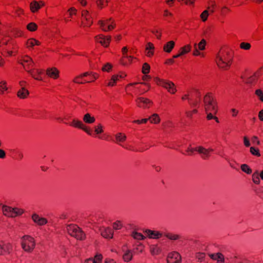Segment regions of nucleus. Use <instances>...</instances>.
<instances>
[{"label": "nucleus", "instance_id": "obj_1", "mask_svg": "<svg viewBox=\"0 0 263 263\" xmlns=\"http://www.w3.org/2000/svg\"><path fill=\"white\" fill-rule=\"evenodd\" d=\"M21 245L22 250L27 253H31L35 247L34 238L29 235H25L21 239Z\"/></svg>", "mask_w": 263, "mask_h": 263}, {"label": "nucleus", "instance_id": "obj_2", "mask_svg": "<svg viewBox=\"0 0 263 263\" xmlns=\"http://www.w3.org/2000/svg\"><path fill=\"white\" fill-rule=\"evenodd\" d=\"M67 230L70 235L78 240H83L85 237V234L83 231L76 225H68Z\"/></svg>", "mask_w": 263, "mask_h": 263}, {"label": "nucleus", "instance_id": "obj_3", "mask_svg": "<svg viewBox=\"0 0 263 263\" xmlns=\"http://www.w3.org/2000/svg\"><path fill=\"white\" fill-rule=\"evenodd\" d=\"M181 257L177 252H172L168 254L167 258V263H180Z\"/></svg>", "mask_w": 263, "mask_h": 263}, {"label": "nucleus", "instance_id": "obj_4", "mask_svg": "<svg viewBox=\"0 0 263 263\" xmlns=\"http://www.w3.org/2000/svg\"><path fill=\"white\" fill-rule=\"evenodd\" d=\"M31 218L34 223L39 226H43L46 224L48 222L47 219L41 217L36 214H33L32 215Z\"/></svg>", "mask_w": 263, "mask_h": 263}, {"label": "nucleus", "instance_id": "obj_5", "mask_svg": "<svg viewBox=\"0 0 263 263\" xmlns=\"http://www.w3.org/2000/svg\"><path fill=\"white\" fill-rule=\"evenodd\" d=\"M59 70L54 67L48 68L46 70L47 75L53 79H58L59 77Z\"/></svg>", "mask_w": 263, "mask_h": 263}, {"label": "nucleus", "instance_id": "obj_6", "mask_svg": "<svg viewBox=\"0 0 263 263\" xmlns=\"http://www.w3.org/2000/svg\"><path fill=\"white\" fill-rule=\"evenodd\" d=\"M163 86L167 89L168 92L174 94L177 91L175 84L172 82L164 81Z\"/></svg>", "mask_w": 263, "mask_h": 263}, {"label": "nucleus", "instance_id": "obj_7", "mask_svg": "<svg viewBox=\"0 0 263 263\" xmlns=\"http://www.w3.org/2000/svg\"><path fill=\"white\" fill-rule=\"evenodd\" d=\"M102 259V255L98 253L93 258H90L85 260L84 263H101Z\"/></svg>", "mask_w": 263, "mask_h": 263}, {"label": "nucleus", "instance_id": "obj_8", "mask_svg": "<svg viewBox=\"0 0 263 263\" xmlns=\"http://www.w3.org/2000/svg\"><path fill=\"white\" fill-rule=\"evenodd\" d=\"M2 210L4 215L10 217H15V215H13V208L4 205L2 207Z\"/></svg>", "mask_w": 263, "mask_h": 263}, {"label": "nucleus", "instance_id": "obj_9", "mask_svg": "<svg viewBox=\"0 0 263 263\" xmlns=\"http://www.w3.org/2000/svg\"><path fill=\"white\" fill-rule=\"evenodd\" d=\"M209 256L211 258L216 260L217 263H224V257L221 253L210 254Z\"/></svg>", "mask_w": 263, "mask_h": 263}, {"label": "nucleus", "instance_id": "obj_10", "mask_svg": "<svg viewBox=\"0 0 263 263\" xmlns=\"http://www.w3.org/2000/svg\"><path fill=\"white\" fill-rule=\"evenodd\" d=\"M101 235L105 238H112L113 237V233L110 228H103L101 231Z\"/></svg>", "mask_w": 263, "mask_h": 263}, {"label": "nucleus", "instance_id": "obj_11", "mask_svg": "<svg viewBox=\"0 0 263 263\" xmlns=\"http://www.w3.org/2000/svg\"><path fill=\"white\" fill-rule=\"evenodd\" d=\"M72 125L76 127L79 128L83 130H84L85 132L89 134V132L88 130V129L86 128V126L80 121L77 120H73L72 121Z\"/></svg>", "mask_w": 263, "mask_h": 263}, {"label": "nucleus", "instance_id": "obj_12", "mask_svg": "<svg viewBox=\"0 0 263 263\" xmlns=\"http://www.w3.org/2000/svg\"><path fill=\"white\" fill-rule=\"evenodd\" d=\"M40 8V3L37 1H33L30 4V10L32 13L36 12Z\"/></svg>", "mask_w": 263, "mask_h": 263}, {"label": "nucleus", "instance_id": "obj_13", "mask_svg": "<svg viewBox=\"0 0 263 263\" xmlns=\"http://www.w3.org/2000/svg\"><path fill=\"white\" fill-rule=\"evenodd\" d=\"M29 91L25 87H22L21 89L17 91V96L20 99H25L29 95Z\"/></svg>", "mask_w": 263, "mask_h": 263}, {"label": "nucleus", "instance_id": "obj_14", "mask_svg": "<svg viewBox=\"0 0 263 263\" xmlns=\"http://www.w3.org/2000/svg\"><path fill=\"white\" fill-rule=\"evenodd\" d=\"M145 233H146L148 235V236L150 238H153V239L158 238L159 237V236H160L161 235V234L160 233H159V232L151 231L150 230H145Z\"/></svg>", "mask_w": 263, "mask_h": 263}, {"label": "nucleus", "instance_id": "obj_15", "mask_svg": "<svg viewBox=\"0 0 263 263\" xmlns=\"http://www.w3.org/2000/svg\"><path fill=\"white\" fill-rule=\"evenodd\" d=\"M175 46V42L173 41L168 42L163 47V50L167 53L171 52Z\"/></svg>", "mask_w": 263, "mask_h": 263}, {"label": "nucleus", "instance_id": "obj_16", "mask_svg": "<svg viewBox=\"0 0 263 263\" xmlns=\"http://www.w3.org/2000/svg\"><path fill=\"white\" fill-rule=\"evenodd\" d=\"M83 121L86 123L91 124L95 121V118L89 114H86L83 117Z\"/></svg>", "mask_w": 263, "mask_h": 263}, {"label": "nucleus", "instance_id": "obj_17", "mask_svg": "<svg viewBox=\"0 0 263 263\" xmlns=\"http://www.w3.org/2000/svg\"><path fill=\"white\" fill-rule=\"evenodd\" d=\"M133 254L130 250H127L123 255V258L125 261L128 262L132 259Z\"/></svg>", "mask_w": 263, "mask_h": 263}, {"label": "nucleus", "instance_id": "obj_18", "mask_svg": "<svg viewBox=\"0 0 263 263\" xmlns=\"http://www.w3.org/2000/svg\"><path fill=\"white\" fill-rule=\"evenodd\" d=\"M154 49V45L151 43H148L146 47V50H148V52L147 53V55L148 57H151L152 55L154 53L153 50Z\"/></svg>", "mask_w": 263, "mask_h": 263}, {"label": "nucleus", "instance_id": "obj_19", "mask_svg": "<svg viewBox=\"0 0 263 263\" xmlns=\"http://www.w3.org/2000/svg\"><path fill=\"white\" fill-rule=\"evenodd\" d=\"M149 119H152L151 122L154 124H158L160 122V118L157 114H154Z\"/></svg>", "mask_w": 263, "mask_h": 263}, {"label": "nucleus", "instance_id": "obj_20", "mask_svg": "<svg viewBox=\"0 0 263 263\" xmlns=\"http://www.w3.org/2000/svg\"><path fill=\"white\" fill-rule=\"evenodd\" d=\"M132 235L134 239L137 240H143L145 238L142 234L137 232H133Z\"/></svg>", "mask_w": 263, "mask_h": 263}, {"label": "nucleus", "instance_id": "obj_21", "mask_svg": "<svg viewBox=\"0 0 263 263\" xmlns=\"http://www.w3.org/2000/svg\"><path fill=\"white\" fill-rule=\"evenodd\" d=\"M102 40L100 41V43L103 46L107 47L109 45L110 41V37L107 36L101 38Z\"/></svg>", "mask_w": 263, "mask_h": 263}, {"label": "nucleus", "instance_id": "obj_22", "mask_svg": "<svg viewBox=\"0 0 263 263\" xmlns=\"http://www.w3.org/2000/svg\"><path fill=\"white\" fill-rule=\"evenodd\" d=\"M37 27L36 24L34 23H30L27 26V29L30 31H35Z\"/></svg>", "mask_w": 263, "mask_h": 263}, {"label": "nucleus", "instance_id": "obj_23", "mask_svg": "<svg viewBox=\"0 0 263 263\" xmlns=\"http://www.w3.org/2000/svg\"><path fill=\"white\" fill-rule=\"evenodd\" d=\"M119 75H113L111 77L110 81L108 83V86H114L116 83V81L118 80Z\"/></svg>", "mask_w": 263, "mask_h": 263}, {"label": "nucleus", "instance_id": "obj_24", "mask_svg": "<svg viewBox=\"0 0 263 263\" xmlns=\"http://www.w3.org/2000/svg\"><path fill=\"white\" fill-rule=\"evenodd\" d=\"M116 140L119 142H123L126 140V137L122 133H118L116 135Z\"/></svg>", "mask_w": 263, "mask_h": 263}, {"label": "nucleus", "instance_id": "obj_25", "mask_svg": "<svg viewBox=\"0 0 263 263\" xmlns=\"http://www.w3.org/2000/svg\"><path fill=\"white\" fill-rule=\"evenodd\" d=\"M186 47L187 48V49H186V47H182L181 48V49H182L181 52L180 54H178V55H174L173 57L174 58H177L179 57V56H180L181 55H182V54H183L184 53H186L190 51V46L189 45H188V46H186Z\"/></svg>", "mask_w": 263, "mask_h": 263}, {"label": "nucleus", "instance_id": "obj_26", "mask_svg": "<svg viewBox=\"0 0 263 263\" xmlns=\"http://www.w3.org/2000/svg\"><path fill=\"white\" fill-rule=\"evenodd\" d=\"M112 227L115 230H120L122 227V224L120 221H116L113 223Z\"/></svg>", "mask_w": 263, "mask_h": 263}, {"label": "nucleus", "instance_id": "obj_27", "mask_svg": "<svg viewBox=\"0 0 263 263\" xmlns=\"http://www.w3.org/2000/svg\"><path fill=\"white\" fill-rule=\"evenodd\" d=\"M149 65L147 63H145L143 65L142 72L144 74L148 73L149 71Z\"/></svg>", "mask_w": 263, "mask_h": 263}, {"label": "nucleus", "instance_id": "obj_28", "mask_svg": "<svg viewBox=\"0 0 263 263\" xmlns=\"http://www.w3.org/2000/svg\"><path fill=\"white\" fill-rule=\"evenodd\" d=\"M195 151L198 152L199 153L203 154L204 155H207L208 153V150L205 148L199 146L195 149Z\"/></svg>", "mask_w": 263, "mask_h": 263}, {"label": "nucleus", "instance_id": "obj_29", "mask_svg": "<svg viewBox=\"0 0 263 263\" xmlns=\"http://www.w3.org/2000/svg\"><path fill=\"white\" fill-rule=\"evenodd\" d=\"M209 16V12L208 10H204L201 14L200 18L203 22L206 21Z\"/></svg>", "mask_w": 263, "mask_h": 263}, {"label": "nucleus", "instance_id": "obj_30", "mask_svg": "<svg viewBox=\"0 0 263 263\" xmlns=\"http://www.w3.org/2000/svg\"><path fill=\"white\" fill-rule=\"evenodd\" d=\"M23 213L24 211L22 209L17 208H13V215H15V217L17 215H21Z\"/></svg>", "mask_w": 263, "mask_h": 263}, {"label": "nucleus", "instance_id": "obj_31", "mask_svg": "<svg viewBox=\"0 0 263 263\" xmlns=\"http://www.w3.org/2000/svg\"><path fill=\"white\" fill-rule=\"evenodd\" d=\"M241 168L242 171L247 173L248 174H250L251 173V170L246 164H242L241 166Z\"/></svg>", "mask_w": 263, "mask_h": 263}, {"label": "nucleus", "instance_id": "obj_32", "mask_svg": "<svg viewBox=\"0 0 263 263\" xmlns=\"http://www.w3.org/2000/svg\"><path fill=\"white\" fill-rule=\"evenodd\" d=\"M206 45V41L204 39L201 40V41L198 43V48L201 50H203L205 49Z\"/></svg>", "mask_w": 263, "mask_h": 263}, {"label": "nucleus", "instance_id": "obj_33", "mask_svg": "<svg viewBox=\"0 0 263 263\" xmlns=\"http://www.w3.org/2000/svg\"><path fill=\"white\" fill-rule=\"evenodd\" d=\"M255 95L259 98L261 101L263 102V92L260 89H256L255 91Z\"/></svg>", "mask_w": 263, "mask_h": 263}, {"label": "nucleus", "instance_id": "obj_34", "mask_svg": "<svg viewBox=\"0 0 263 263\" xmlns=\"http://www.w3.org/2000/svg\"><path fill=\"white\" fill-rule=\"evenodd\" d=\"M240 47L241 49L245 50H249L251 48V45L248 43L242 42L240 44Z\"/></svg>", "mask_w": 263, "mask_h": 263}, {"label": "nucleus", "instance_id": "obj_35", "mask_svg": "<svg viewBox=\"0 0 263 263\" xmlns=\"http://www.w3.org/2000/svg\"><path fill=\"white\" fill-rule=\"evenodd\" d=\"M251 153L253 155L257 156H260V154L259 152V151L257 149H256L254 147H251L250 148Z\"/></svg>", "mask_w": 263, "mask_h": 263}, {"label": "nucleus", "instance_id": "obj_36", "mask_svg": "<svg viewBox=\"0 0 263 263\" xmlns=\"http://www.w3.org/2000/svg\"><path fill=\"white\" fill-rule=\"evenodd\" d=\"M253 177V182L256 184H259L260 182V180L258 177V173L256 172L252 175Z\"/></svg>", "mask_w": 263, "mask_h": 263}, {"label": "nucleus", "instance_id": "obj_37", "mask_svg": "<svg viewBox=\"0 0 263 263\" xmlns=\"http://www.w3.org/2000/svg\"><path fill=\"white\" fill-rule=\"evenodd\" d=\"M28 43L30 44V46L33 47L35 44L37 45H40V42L35 40V39H31L28 41Z\"/></svg>", "mask_w": 263, "mask_h": 263}, {"label": "nucleus", "instance_id": "obj_38", "mask_svg": "<svg viewBox=\"0 0 263 263\" xmlns=\"http://www.w3.org/2000/svg\"><path fill=\"white\" fill-rule=\"evenodd\" d=\"M95 132L97 134H99L102 133V132H103L102 126L100 124H98L95 128Z\"/></svg>", "mask_w": 263, "mask_h": 263}, {"label": "nucleus", "instance_id": "obj_39", "mask_svg": "<svg viewBox=\"0 0 263 263\" xmlns=\"http://www.w3.org/2000/svg\"><path fill=\"white\" fill-rule=\"evenodd\" d=\"M112 68V65L109 63H107L104 67H102V70L104 71H108Z\"/></svg>", "mask_w": 263, "mask_h": 263}, {"label": "nucleus", "instance_id": "obj_40", "mask_svg": "<svg viewBox=\"0 0 263 263\" xmlns=\"http://www.w3.org/2000/svg\"><path fill=\"white\" fill-rule=\"evenodd\" d=\"M151 252L153 255L157 254L159 252V249L156 247H152Z\"/></svg>", "mask_w": 263, "mask_h": 263}, {"label": "nucleus", "instance_id": "obj_41", "mask_svg": "<svg viewBox=\"0 0 263 263\" xmlns=\"http://www.w3.org/2000/svg\"><path fill=\"white\" fill-rule=\"evenodd\" d=\"M204 101L205 103H207L209 105H212V99L210 98V96H206L204 98Z\"/></svg>", "mask_w": 263, "mask_h": 263}, {"label": "nucleus", "instance_id": "obj_42", "mask_svg": "<svg viewBox=\"0 0 263 263\" xmlns=\"http://www.w3.org/2000/svg\"><path fill=\"white\" fill-rule=\"evenodd\" d=\"M243 142H244L245 145L247 147H248L250 145V141L247 137H243Z\"/></svg>", "mask_w": 263, "mask_h": 263}, {"label": "nucleus", "instance_id": "obj_43", "mask_svg": "<svg viewBox=\"0 0 263 263\" xmlns=\"http://www.w3.org/2000/svg\"><path fill=\"white\" fill-rule=\"evenodd\" d=\"M207 118L209 120L214 119L217 122H219L218 118L216 117H214L211 113H209V114H208Z\"/></svg>", "mask_w": 263, "mask_h": 263}, {"label": "nucleus", "instance_id": "obj_44", "mask_svg": "<svg viewBox=\"0 0 263 263\" xmlns=\"http://www.w3.org/2000/svg\"><path fill=\"white\" fill-rule=\"evenodd\" d=\"M2 85L1 86V88L3 89V90H7V88L6 86H4L5 84H6V82H4V81H2L0 83Z\"/></svg>", "mask_w": 263, "mask_h": 263}, {"label": "nucleus", "instance_id": "obj_45", "mask_svg": "<svg viewBox=\"0 0 263 263\" xmlns=\"http://www.w3.org/2000/svg\"><path fill=\"white\" fill-rule=\"evenodd\" d=\"M139 99L140 100V101L142 102H143L144 103H148L150 102L149 101L148 99H145V98H139Z\"/></svg>", "mask_w": 263, "mask_h": 263}, {"label": "nucleus", "instance_id": "obj_46", "mask_svg": "<svg viewBox=\"0 0 263 263\" xmlns=\"http://www.w3.org/2000/svg\"><path fill=\"white\" fill-rule=\"evenodd\" d=\"M258 117L261 121H263V109L259 112Z\"/></svg>", "mask_w": 263, "mask_h": 263}, {"label": "nucleus", "instance_id": "obj_47", "mask_svg": "<svg viewBox=\"0 0 263 263\" xmlns=\"http://www.w3.org/2000/svg\"><path fill=\"white\" fill-rule=\"evenodd\" d=\"M5 157V153L2 150L0 149V158H4Z\"/></svg>", "mask_w": 263, "mask_h": 263}, {"label": "nucleus", "instance_id": "obj_48", "mask_svg": "<svg viewBox=\"0 0 263 263\" xmlns=\"http://www.w3.org/2000/svg\"><path fill=\"white\" fill-rule=\"evenodd\" d=\"M231 111L233 113V116H236L238 112V111L235 108L231 109Z\"/></svg>", "mask_w": 263, "mask_h": 263}, {"label": "nucleus", "instance_id": "obj_49", "mask_svg": "<svg viewBox=\"0 0 263 263\" xmlns=\"http://www.w3.org/2000/svg\"><path fill=\"white\" fill-rule=\"evenodd\" d=\"M25 57L27 59V60H24L25 62H28L29 61H32V59L30 58L28 55H25Z\"/></svg>", "mask_w": 263, "mask_h": 263}, {"label": "nucleus", "instance_id": "obj_50", "mask_svg": "<svg viewBox=\"0 0 263 263\" xmlns=\"http://www.w3.org/2000/svg\"><path fill=\"white\" fill-rule=\"evenodd\" d=\"M104 263H116V262L112 259H110L108 260H105Z\"/></svg>", "mask_w": 263, "mask_h": 263}, {"label": "nucleus", "instance_id": "obj_51", "mask_svg": "<svg viewBox=\"0 0 263 263\" xmlns=\"http://www.w3.org/2000/svg\"><path fill=\"white\" fill-rule=\"evenodd\" d=\"M80 3L84 6H85L86 5V2L85 0H79Z\"/></svg>", "mask_w": 263, "mask_h": 263}, {"label": "nucleus", "instance_id": "obj_52", "mask_svg": "<svg viewBox=\"0 0 263 263\" xmlns=\"http://www.w3.org/2000/svg\"><path fill=\"white\" fill-rule=\"evenodd\" d=\"M194 0H186L185 3L187 4L189 2L191 4H193L194 3Z\"/></svg>", "mask_w": 263, "mask_h": 263}, {"label": "nucleus", "instance_id": "obj_53", "mask_svg": "<svg viewBox=\"0 0 263 263\" xmlns=\"http://www.w3.org/2000/svg\"><path fill=\"white\" fill-rule=\"evenodd\" d=\"M3 250H4V247L0 244V255H1L2 254Z\"/></svg>", "mask_w": 263, "mask_h": 263}, {"label": "nucleus", "instance_id": "obj_54", "mask_svg": "<svg viewBox=\"0 0 263 263\" xmlns=\"http://www.w3.org/2000/svg\"><path fill=\"white\" fill-rule=\"evenodd\" d=\"M99 23L100 24L101 27H103L104 26V23L103 21H99Z\"/></svg>", "mask_w": 263, "mask_h": 263}, {"label": "nucleus", "instance_id": "obj_55", "mask_svg": "<svg viewBox=\"0 0 263 263\" xmlns=\"http://www.w3.org/2000/svg\"><path fill=\"white\" fill-rule=\"evenodd\" d=\"M200 54V52L198 51V50L196 49L195 52H194V55H198Z\"/></svg>", "mask_w": 263, "mask_h": 263}, {"label": "nucleus", "instance_id": "obj_56", "mask_svg": "<svg viewBox=\"0 0 263 263\" xmlns=\"http://www.w3.org/2000/svg\"><path fill=\"white\" fill-rule=\"evenodd\" d=\"M4 64L3 59L0 57V66H3Z\"/></svg>", "mask_w": 263, "mask_h": 263}, {"label": "nucleus", "instance_id": "obj_57", "mask_svg": "<svg viewBox=\"0 0 263 263\" xmlns=\"http://www.w3.org/2000/svg\"><path fill=\"white\" fill-rule=\"evenodd\" d=\"M259 176L262 180H263V170L260 172Z\"/></svg>", "mask_w": 263, "mask_h": 263}, {"label": "nucleus", "instance_id": "obj_58", "mask_svg": "<svg viewBox=\"0 0 263 263\" xmlns=\"http://www.w3.org/2000/svg\"><path fill=\"white\" fill-rule=\"evenodd\" d=\"M69 11H73L74 12H76V9L73 8V7H72V8H70L69 10H68Z\"/></svg>", "mask_w": 263, "mask_h": 263}, {"label": "nucleus", "instance_id": "obj_59", "mask_svg": "<svg viewBox=\"0 0 263 263\" xmlns=\"http://www.w3.org/2000/svg\"><path fill=\"white\" fill-rule=\"evenodd\" d=\"M156 79L158 81L162 82L163 84V82L164 81V80H161L158 78H156Z\"/></svg>", "mask_w": 263, "mask_h": 263}, {"label": "nucleus", "instance_id": "obj_60", "mask_svg": "<svg viewBox=\"0 0 263 263\" xmlns=\"http://www.w3.org/2000/svg\"><path fill=\"white\" fill-rule=\"evenodd\" d=\"M113 28H114V26L112 25H108L107 29H108V30H110Z\"/></svg>", "mask_w": 263, "mask_h": 263}, {"label": "nucleus", "instance_id": "obj_61", "mask_svg": "<svg viewBox=\"0 0 263 263\" xmlns=\"http://www.w3.org/2000/svg\"><path fill=\"white\" fill-rule=\"evenodd\" d=\"M169 238L171 239H172V240H175V239H177V237L174 236H172V237H170Z\"/></svg>", "mask_w": 263, "mask_h": 263}, {"label": "nucleus", "instance_id": "obj_62", "mask_svg": "<svg viewBox=\"0 0 263 263\" xmlns=\"http://www.w3.org/2000/svg\"><path fill=\"white\" fill-rule=\"evenodd\" d=\"M147 121V119H143L141 120V122L146 123Z\"/></svg>", "mask_w": 263, "mask_h": 263}, {"label": "nucleus", "instance_id": "obj_63", "mask_svg": "<svg viewBox=\"0 0 263 263\" xmlns=\"http://www.w3.org/2000/svg\"><path fill=\"white\" fill-rule=\"evenodd\" d=\"M122 51L123 52H126L127 51V48L126 47H124L122 48Z\"/></svg>", "mask_w": 263, "mask_h": 263}, {"label": "nucleus", "instance_id": "obj_64", "mask_svg": "<svg viewBox=\"0 0 263 263\" xmlns=\"http://www.w3.org/2000/svg\"><path fill=\"white\" fill-rule=\"evenodd\" d=\"M88 74V73L85 72L84 74H83L82 75H81V77H83V76L85 77V76H87Z\"/></svg>", "mask_w": 263, "mask_h": 263}]
</instances>
